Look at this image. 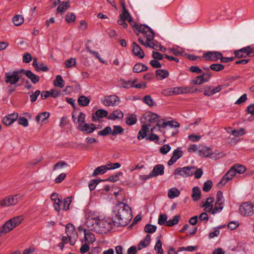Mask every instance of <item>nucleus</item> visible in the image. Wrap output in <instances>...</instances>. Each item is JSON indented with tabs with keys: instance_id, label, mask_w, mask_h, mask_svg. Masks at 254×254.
Wrapping results in <instances>:
<instances>
[{
	"instance_id": "f257e3e1",
	"label": "nucleus",
	"mask_w": 254,
	"mask_h": 254,
	"mask_svg": "<svg viewBox=\"0 0 254 254\" xmlns=\"http://www.w3.org/2000/svg\"><path fill=\"white\" fill-rule=\"evenodd\" d=\"M132 217L131 208L126 203L120 202L114 207L112 214L113 222L118 227L125 226Z\"/></svg>"
},
{
	"instance_id": "f03ea898",
	"label": "nucleus",
	"mask_w": 254,
	"mask_h": 254,
	"mask_svg": "<svg viewBox=\"0 0 254 254\" xmlns=\"http://www.w3.org/2000/svg\"><path fill=\"white\" fill-rule=\"evenodd\" d=\"M134 26L136 31V35H139L140 33L143 37L146 38V42H144L140 38L138 39V41L141 44L146 47H150L154 50L158 49L159 46L158 44L154 42H152L154 38V32L149 26L143 24L140 25L135 24Z\"/></svg>"
},
{
	"instance_id": "7ed1b4c3",
	"label": "nucleus",
	"mask_w": 254,
	"mask_h": 254,
	"mask_svg": "<svg viewBox=\"0 0 254 254\" xmlns=\"http://www.w3.org/2000/svg\"><path fill=\"white\" fill-rule=\"evenodd\" d=\"M113 220L109 218L99 219L98 225L94 232L99 234H106L112 228Z\"/></svg>"
},
{
	"instance_id": "20e7f679",
	"label": "nucleus",
	"mask_w": 254,
	"mask_h": 254,
	"mask_svg": "<svg viewBox=\"0 0 254 254\" xmlns=\"http://www.w3.org/2000/svg\"><path fill=\"white\" fill-rule=\"evenodd\" d=\"M99 220V216L97 214L94 212H90L87 215L85 225L89 230L94 231L95 229H96Z\"/></svg>"
},
{
	"instance_id": "39448f33",
	"label": "nucleus",
	"mask_w": 254,
	"mask_h": 254,
	"mask_svg": "<svg viewBox=\"0 0 254 254\" xmlns=\"http://www.w3.org/2000/svg\"><path fill=\"white\" fill-rule=\"evenodd\" d=\"M194 169H195V167L193 166L179 167L175 169L173 174L186 178L191 176L193 174V170Z\"/></svg>"
},
{
	"instance_id": "423d86ee",
	"label": "nucleus",
	"mask_w": 254,
	"mask_h": 254,
	"mask_svg": "<svg viewBox=\"0 0 254 254\" xmlns=\"http://www.w3.org/2000/svg\"><path fill=\"white\" fill-rule=\"evenodd\" d=\"M239 211L244 216H251L254 213V204L248 202L244 203L240 206Z\"/></svg>"
},
{
	"instance_id": "0eeeda50",
	"label": "nucleus",
	"mask_w": 254,
	"mask_h": 254,
	"mask_svg": "<svg viewBox=\"0 0 254 254\" xmlns=\"http://www.w3.org/2000/svg\"><path fill=\"white\" fill-rule=\"evenodd\" d=\"M221 57V53L217 51H209L203 53L202 58L205 61L216 62ZM201 60V58H199Z\"/></svg>"
},
{
	"instance_id": "6e6552de",
	"label": "nucleus",
	"mask_w": 254,
	"mask_h": 254,
	"mask_svg": "<svg viewBox=\"0 0 254 254\" xmlns=\"http://www.w3.org/2000/svg\"><path fill=\"white\" fill-rule=\"evenodd\" d=\"M212 76L211 72L203 73L201 75L196 76L191 81L192 83L195 85H200L208 81Z\"/></svg>"
},
{
	"instance_id": "1a4fd4ad",
	"label": "nucleus",
	"mask_w": 254,
	"mask_h": 254,
	"mask_svg": "<svg viewBox=\"0 0 254 254\" xmlns=\"http://www.w3.org/2000/svg\"><path fill=\"white\" fill-rule=\"evenodd\" d=\"M251 46H249L234 51V54L236 58H242L251 57Z\"/></svg>"
},
{
	"instance_id": "9d476101",
	"label": "nucleus",
	"mask_w": 254,
	"mask_h": 254,
	"mask_svg": "<svg viewBox=\"0 0 254 254\" xmlns=\"http://www.w3.org/2000/svg\"><path fill=\"white\" fill-rule=\"evenodd\" d=\"M120 102V99L117 96L110 95L105 97L103 103L106 106H115L118 105Z\"/></svg>"
},
{
	"instance_id": "9b49d317",
	"label": "nucleus",
	"mask_w": 254,
	"mask_h": 254,
	"mask_svg": "<svg viewBox=\"0 0 254 254\" xmlns=\"http://www.w3.org/2000/svg\"><path fill=\"white\" fill-rule=\"evenodd\" d=\"M19 80V77L17 75V72L14 71L11 72H6L5 73V81L7 83L10 84H16Z\"/></svg>"
},
{
	"instance_id": "f8f14e48",
	"label": "nucleus",
	"mask_w": 254,
	"mask_h": 254,
	"mask_svg": "<svg viewBox=\"0 0 254 254\" xmlns=\"http://www.w3.org/2000/svg\"><path fill=\"white\" fill-rule=\"evenodd\" d=\"M179 124L177 122H174L172 121L161 122L160 121L157 122L156 125L154 127L151 128V131L153 132L154 129L156 128V127H158L159 128L162 127L163 128H166L167 126H169L171 127H179Z\"/></svg>"
},
{
	"instance_id": "ddd939ff",
	"label": "nucleus",
	"mask_w": 254,
	"mask_h": 254,
	"mask_svg": "<svg viewBox=\"0 0 254 254\" xmlns=\"http://www.w3.org/2000/svg\"><path fill=\"white\" fill-rule=\"evenodd\" d=\"M97 127L93 124L84 123L82 125H78L77 129L85 133H90L93 132Z\"/></svg>"
},
{
	"instance_id": "4468645a",
	"label": "nucleus",
	"mask_w": 254,
	"mask_h": 254,
	"mask_svg": "<svg viewBox=\"0 0 254 254\" xmlns=\"http://www.w3.org/2000/svg\"><path fill=\"white\" fill-rule=\"evenodd\" d=\"M235 174L232 168L229 170L224 175L223 178L219 182L218 186L220 187L224 186L229 181L231 180L234 176Z\"/></svg>"
},
{
	"instance_id": "2eb2a0df",
	"label": "nucleus",
	"mask_w": 254,
	"mask_h": 254,
	"mask_svg": "<svg viewBox=\"0 0 254 254\" xmlns=\"http://www.w3.org/2000/svg\"><path fill=\"white\" fill-rule=\"evenodd\" d=\"M183 154V151L181 150L180 147H178L177 149L173 151L172 156L168 162V165L171 166L173 165L180 158Z\"/></svg>"
},
{
	"instance_id": "dca6fc26",
	"label": "nucleus",
	"mask_w": 254,
	"mask_h": 254,
	"mask_svg": "<svg viewBox=\"0 0 254 254\" xmlns=\"http://www.w3.org/2000/svg\"><path fill=\"white\" fill-rule=\"evenodd\" d=\"M18 114L17 113H13L8 115L3 118L2 122L6 126L11 125L16 119H18Z\"/></svg>"
},
{
	"instance_id": "f3484780",
	"label": "nucleus",
	"mask_w": 254,
	"mask_h": 254,
	"mask_svg": "<svg viewBox=\"0 0 254 254\" xmlns=\"http://www.w3.org/2000/svg\"><path fill=\"white\" fill-rule=\"evenodd\" d=\"M164 167L162 164H158L155 165L153 170L150 172L153 177H156L158 175H163L164 173Z\"/></svg>"
},
{
	"instance_id": "a211bd4d",
	"label": "nucleus",
	"mask_w": 254,
	"mask_h": 254,
	"mask_svg": "<svg viewBox=\"0 0 254 254\" xmlns=\"http://www.w3.org/2000/svg\"><path fill=\"white\" fill-rule=\"evenodd\" d=\"M76 114H73L72 118L73 121L75 124H78V125L81 124L82 125L85 123V115L82 112H79L77 115V118L75 117Z\"/></svg>"
},
{
	"instance_id": "6ab92c4d",
	"label": "nucleus",
	"mask_w": 254,
	"mask_h": 254,
	"mask_svg": "<svg viewBox=\"0 0 254 254\" xmlns=\"http://www.w3.org/2000/svg\"><path fill=\"white\" fill-rule=\"evenodd\" d=\"M182 87H175L165 89L163 93L166 95L182 94Z\"/></svg>"
},
{
	"instance_id": "aec40b11",
	"label": "nucleus",
	"mask_w": 254,
	"mask_h": 254,
	"mask_svg": "<svg viewBox=\"0 0 254 254\" xmlns=\"http://www.w3.org/2000/svg\"><path fill=\"white\" fill-rule=\"evenodd\" d=\"M150 127V125H143L142 126L141 129L138 132L137 136L138 140H141L146 137Z\"/></svg>"
},
{
	"instance_id": "412c9836",
	"label": "nucleus",
	"mask_w": 254,
	"mask_h": 254,
	"mask_svg": "<svg viewBox=\"0 0 254 254\" xmlns=\"http://www.w3.org/2000/svg\"><path fill=\"white\" fill-rule=\"evenodd\" d=\"M214 198L212 197H208L205 202L202 205V207H204V211L207 212H210L213 208V203Z\"/></svg>"
},
{
	"instance_id": "4be33fe9",
	"label": "nucleus",
	"mask_w": 254,
	"mask_h": 254,
	"mask_svg": "<svg viewBox=\"0 0 254 254\" xmlns=\"http://www.w3.org/2000/svg\"><path fill=\"white\" fill-rule=\"evenodd\" d=\"M132 45V52L134 55L140 59L143 58L144 57V53L140 46L135 42L133 43Z\"/></svg>"
},
{
	"instance_id": "5701e85b",
	"label": "nucleus",
	"mask_w": 254,
	"mask_h": 254,
	"mask_svg": "<svg viewBox=\"0 0 254 254\" xmlns=\"http://www.w3.org/2000/svg\"><path fill=\"white\" fill-rule=\"evenodd\" d=\"M198 152L199 156L205 157H208L213 153L212 149L207 146L201 147L199 150Z\"/></svg>"
},
{
	"instance_id": "b1692460",
	"label": "nucleus",
	"mask_w": 254,
	"mask_h": 254,
	"mask_svg": "<svg viewBox=\"0 0 254 254\" xmlns=\"http://www.w3.org/2000/svg\"><path fill=\"white\" fill-rule=\"evenodd\" d=\"M65 232L67 236L70 235L74 238H77V234L75 227L70 223H68L66 225Z\"/></svg>"
},
{
	"instance_id": "393cba45",
	"label": "nucleus",
	"mask_w": 254,
	"mask_h": 254,
	"mask_svg": "<svg viewBox=\"0 0 254 254\" xmlns=\"http://www.w3.org/2000/svg\"><path fill=\"white\" fill-rule=\"evenodd\" d=\"M107 111L103 109H99L95 113V116L93 115L92 121H96L99 118H102L107 116Z\"/></svg>"
},
{
	"instance_id": "a878e982",
	"label": "nucleus",
	"mask_w": 254,
	"mask_h": 254,
	"mask_svg": "<svg viewBox=\"0 0 254 254\" xmlns=\"http://www.w3.org/2000/svg\"><path fill=\"white\" fill-rule=\"evenodd\" d=\"M145 119L150 123H155L159 118V116L155 113L149 112L144 115Z\"/></svg>"
},
{
	"instance_id": "bb28decb",
	"label": "nucleus",
	"mask_w": 254,
	"mask_h": 254,
	"mask_svg": "<svg viewBox=\"0 0 254 254\" xmlns=\"http://www.w3.org/2000/svg\"><path fill=\"white\" fill-rule=\"evenodd\" d=\"M150 236L148 234L146 235L145 238L138 244V250H140L148 246L150 243Z\"/></svg>"
},
{
	"instance_id": "cd10ccee",
	"label": "nucleus",
	"mask_w": 254,
	"mask_h": 254,
	"mask_svg": "<svg viewBox=\"0 0 254 254\" xmlns=\"http://www.w3.org/2000/svg\"><path fill=\"white\" fill-rule=\"evenodd\" d=\"M156 75L158 80H162L168 77L169 75V72L165 69H157L156 70Z\"/></svg>"
},
{
	"instance_id": "c85d7f7f",
	"label": "nucleus",
	"mask_w": 254,
	"mask_h": 254,
	"mask_svg": "<svg viewBox=\"0 0 254 254\" xmlns=\"http://www.w3.org/2000/svg\"><path fill=\"white\" fill-rule=\"evenodd\" d=\"M25 75L34 84L38 83L40 80V77L30 70H26Z\"/></svg>"
},
{
	"instance_id": "c756f323",
	"label": "nucleus",
	"mask_w": 254,
	"mask_h": 254,
	"mask_svg": "<svg viewBox=\"0 0 254 254\" xmlns=\"http://www.w3.org/2000/svg\"><path fill=\"white\" fill-rule=\"evenodd\" d=\"M123 117L124 114L123 112L120 110H116L109 116L108 119L109 120H115L117 119H121Z\"/></svg>"
},
{
	"instance_id": "7c9ffc66",
	"label": "nucleus",
	"mask_w": 254,
	"mask_h": 254,
	"mask_svg": "<svg viewBox=\"0 0 254 254\" xmlns=\"http://www.w3.org/2000/svg\"><path fill=\"white\" fill-rule=\"evenodd\" d=\"M14 228V227L12 226V224L9 221V220L7 221L3 225L0 231V236L2 234H5L9 231H11Z\"/></svg>"
},
{
	"instance_id": "2f4dec72",
	"label": "nucleus",
	"mask_w": 254,
	"mask_h": 254,
	"mask_svg": "<svg viewBox=\"0 0 254 254\" xmlns=\"http://www.w3.org/2000/svg\"><path fill=\"white\" fill-rule=\"evenodd\" d=\"M109 170L108 167L107 166H101L97 168H96L92 174L93 176H96L97 175H98L99 174H103L105 173L107 170Z\"/></svg>"
},
{
	"instance_id": "473e14b6",
	"label": "nucleus",
	"mask_w": 254,
	"mask_h": 254,
	"mask_svg": "<svg viewBox=\"0 0 254 254\" xmlns=\"http://www.w3.org/2000/svg\"><path fill=\"white\" fill-rule=\"evenodd\" d=\"M50 116V113L44 112L39 114L36 117V121L37 123L40 122H44L47 120Z\"/></svg>"
},
{
	"instance_id": "72a5a7b5",
	"label": "nucleus",
	"mask_w": 254,
	"mask_h": 254,
	"mask_svg": "<svg viewBox=\"0 0 254 254\" xmlns=\"http://www.w3.org/2000/svg\"><path fill=\"white\" fill-rule=\"evenodd\" d=\"M231 168L234 171L235 174L236 173L243 174L246 170V168L244 165L238 164H235Z\"/></svg>"
},
{
	"instance_id": "f704fd0d",
	"label": "nucleus",
	"mask_w": 254,
	"mask_h": 254,
	"mask_svg": "<svg viewBox=\"0 0 254 254\" xmlns=\"http://www.w3.org/2000/svg\"><path fill=\"white\" fill-rule=\"evenodd\" d=\"M84 240L88 243H93L95 241L94 235L84 230Z\"/></svg>"
},
{
	"instance_id": "c9c22d12",
	"label": "nucleus",
	"mask_w": 254,
	"mask_h": 254,
	"mask_svg": "<svg viewBox=\"0 0 254 254\" xmlns=\"http://www.w3.org/2000/svg\"><path fill=\"white\" fill-rule=\"evenodd\" d=\"M147 69V67L144 64L141 63L136 64L133 68V71L136 73H139Z\"/></svg>"
},
{
	"instance_id": "e433bc0d",
	"label": "nucleus",
	"mask_w": 254,
	"mask_h": 254,
	"mask_svg": "<svg viewBox=\"0 0 254 254\" xmlns=\"http://www.w3.org/2000/svg\"><path fill=\"white\" fill-rule=\"evenodd\" d=\"M201 196V191L198 187H195L192 189L191 197L193 200L197 201L200 199Z\"/></svg>"
},
{
	"instance_id": "4c0bfd02",
	"label": "nucleus",
	"mask_w": 254,
	"mask_h": 254,
	"mask_svg": "<svg viewBox=\"0 0 254 254\" xmlns=\"http://www.w3.org/2000/svg\"><path fill=\"white\" fill-rule=\"evenodd\" d=\"M136 122V117L134 114H129L126 118V123L128 126L133 125Z\"/></svg>"
},
{
	"instance_id": "58836bf2",
	"label": "nucleus",
	"mask_w": 254,
	"mask_h": 254,
	"mask_svg": "<svg viewBox=\"0 0 254 254\" xmlns=\"http://www.w3.org/2000/svg\"><path fill=\"white\" fill-rule=\"evenodd\" d=\"M23 219V216L22 215H19L14 217L9 220L12 224V226L14 227V228H15L21 223Z\"/></svg>"
},
{
	"instance_id": "ea45409f",
	"label": "nucleus",
	"mask_w": 254,
	"mask_h": 254,
	"mask_svg": "<svg viewBox=\"0 0 254 254\" xmlns=\"http://www.w3.org/2000/svg\"><path fill=\"white\" fill-rule=\"evenodd\" d=\"M78 103L82 106H87L90 103V99L85 96H81L78 99Z\"/></svg>"
},
{
	"instance_id": "a19ab883",
	"label": "nucleus",
	"mask_w": 254,
	"mask_h": 254,
	"mask_svg": "<svg viewBox=\"0 0 254 254\" xmlns=\"http://www.w3.org/2000/svg\"><path fill=\"white\" fill-rule=\"evenodd\" d=\"M180 194L179 190L175 188L170 189L168 192V196L170 198H174L178 196Z\"/></svg>"
},
{
	"instance_id": "79ce46f5",
	"label": "nucleus",
	"mask_w": 254,
	"mask_h": 254,
	"mask_svg": "<svg viewBox=\"0 0 254 254\" xmlns=\"http://www.w3.org/2000/svg\"><path fill=\"white\" fill-rule=\"evenodd\" d=\"M64 81L62 77L58 75L56 76L55 80L54 81V85L56 87L63 88L64 86Z\"/></svg>"
},
{
	"instance_id": "37998d69",
	"label": "nucleus",
	"mask_w": 254,
	"mask_h": 254,
	"mask_svg": "<svg viewBox=\"0 0 254 254\" xmlns=\"http://www.w3.org/2000/svg\"><path fill=\"white\" fill-rule=\"evenodd\" d=\"M224 203V199L223 193L221 191H218L216 194V201L215 205H223Z\"/></svg>"
},
{
	"instance_id": "c03bdc74",
	"label": "nucleus",
	"mask_w": 254,
	"mask_h": 254,
	"mask_svg": "<svg viewBox=\"0 0 254 254\" xmlns=\"http://www.w3.org/2000/svg\"><path fill=\"white\" fill-rule=\"evenodd\" d=\"M8 197L10 205H14L18 203L21 198V196L19 194H15L13 195L9 196Z\"/></svg>"
},
{
	"instance_id": "a18cd8bd",
	"label": "nucleus",
	"mask_w": 254,
	"mask_h": 254,
	"mask_svg": "<svg viewBox=\"0 0 254 254\" xmlns=\"http://www.w3.org/2000/svg\"><path fill=\"white\" fill-rule=\"evenodd\" d=\"M71 202V198L70 197L65 198L62 201V210L66 211L69 208L70 204Z\"/></svg>"
},
{
	"instance_id": "49530a36",
	"label": "nucleus",
	"mask_w": 254,
	"mask_h": 254,
	"mask_svg": "<svg viewBox=\"0 0 254 254\" xmlns=\"http://www.w3.org/2000/svg\"><path fill=\"white\" fill-rule=\"evenodd\" d=\"M180 218V215H177L175 216L172 219L169 220L166 222V226L168 227H172L178 223L179 219Z\"/></svg>"
},
{
	"instance_id": "de8ad7c7",
	"label": "nucleus",
	"mask_w": 254,
	"mask_h": 254,
	"mask_svg": "<svg viewBox=\"0 0 254 254\" xmlns=\"http://www.w3.org/2000/svg\"><path fill=\"white\" fill-rule=\"evenodd\" d=\"M122 81H123L122 87L125 88H129L134 87V83L136 81V79H134L132 80H128L127 81H126L125 80H122Z\"/></svg>"
},
{
	"instance_id": "09e8293b",
	"label": "nucleus",
	"mask_w": 254,
	"mask_h": 254,
	"mask_svg": "<svg viewBox=\"0 0 254 254\" xmlns=\"http://www.w3.org/2000/svg\"><path fill=\"white\" fill-rule=\"evenodd\" d=\"M120 19H124L125 20L128 19V21L129 22H130V21L131 20V16H130V14H129V13L128 12L127 10L125 7V6H124V7H123V13L121 14H120Z\"/></svg>"
},
{
	"instance_id": "8fccbe9b",
	"label": "nucleus",
	"mask_w": 254,
	"mask_h": 254,
	"mask_svg": "<svg viewBox=\"0 0 254 254\" xmlns=\"http://www.w3.org/2000/svg\"><path fill=\"white\" fill-rule=\"evenodd\" d=\"M124 128L120 126H114L113 129L112 130V135L115 136L119 134H122L124 132Z\"/></svg>"
},
{
	"instance_id": "3c124183",
	"label": "nucleus",
	"mask_w": 254,
	"mask_h": 254,
	"mask_svg": "<svg viewBox=\"0 0 254 254\" xmlns=\"http://www.w3.org/2000/svg\"><path fill=\"white\" fill-rule=\"evenodd\" d=\"M162 244L160 240L157 238V240L154 247V249L157 251V254H163V250L162 248Z\"/></svg>"
},
{
	"instance_id": "603ef678",
	"label": "nucleus",
	"mask_w": 254,
	"mask_h": 254,
	"mask_svg": "<svg viewBox=\"0 0 254 254\" xmlns=\"http://www.w3.org/2000/svg\"><path fill=\"white\" fill-rule=\"evenodd\" d=\"M24 21L23 17L20 15H16L13 18V22L16 26L20 25Z\"/></svg>"
},
{
	"instance_id": "864d4df0",
	"label": "nucleus",
	"mask_w": 254,
	"mask_h": 254,
	"mask_svg": "<svg viewBox=\"0 0 254 254\" xmlns=\"http://www.w3.org/2000/svg\"><path fill=\"white\" fill-rule=\"evenodd\" d=\"M69 7V5L68 4L67 2H63L60 3L57 8V10L59 12L63 13L65 11L68 7Z\"/></svg>"
},
{
	"instance_id": "5fc2aeb1",
	"label": "nucleus",
	"mask_w": 254,
	"mask_h": 254,
	"mask_svg": "<svg viewBox=\"0 0 254 254\" xmlns=\"http://www.w3.org/2000/svg\"><path fill=\"white\" fill-rule=\"evenodd\" d=\"M227 132L234 136H240L245 134V129L244 128H241L240 129H233L231 130V132Z\"/></svg>"
},
{
	"instance_id": "6e6d98bb",
	"label": "nucleus",
	"mask_w": 254,
	"mask_h": 254,
	"mask_svg": "<svg viewBox=\"0 0 254 254\" xmlns=\"http://www.w3.org/2000/svg\"><path fill=\"white\" fill-rule=\"evenodd\" d=\"M210 68L215 71H220L224 68V65L220 64H213L210 65Z\"/></svg>"
},
{
	"instance_id": "4d7b16f0",
	"label": "nucleus",
	"mask_w": 254,
	"mask_h": 254,
	"mask_svg": "<svg viewBox=\"0 0 254 254\" xmlns=\"http://www.w3.org/2000/svg\"><path fill=\"white\" fill-rule=\"evenodd\" d=\"M156 226L151 224H146L144 227V231L146 233H153L156 230Z\"/></svg>"
},
{
	"instance_id": "13d9d810",
	"label": "nucleus",
	"mask_w": 254,
	"mask_h": 254,
	"mask_svg": "<svg viewBox=\"0 0 254 254\" xmlns=\"http://www.w3.org/2000/svg\"><path fill=\"white\" fill-rule=\"evenodd\" d=\"M109 133L112 134V128L110 127L107 126L103 129L98 132V135L102 136H106Z\"/></svg>"
},
{
	"instance_id": "bf43d9fd",
	"label": "nucleus",
	"mask_w": 254,
	"mask_h": 254,
	"mask_svg": "<svg viewBox=\"0 0 254 254\" xmlns=\"http://www.w3.org/2000/svg\"><path fill=\"white\" fill-rule=\"evenodd\" d=\"M212 187V182L211 180H208L205 182L203 184L202 190L205 192H208Z\"/></svg>"
},
{
	"instance_id": "052dcab7",
	"label": "nucleus",
	"mask_w": 254,
	"mask_h": 254,
	"mask_svg": "<svg viewBox=\"0 0 254 254\" xmlns=\"http://www.w3.org/2000/svg\"><path fill=\"white\" fill-rule=\"evenodd\" d=\"M167 216L166 214H161L159 216L158 223L160 225L166 224L167 222Z\"/></svg>"
},
{
	"instance_id": "680f3d73",
	"label": "nucleus",
	"mask_w": 254,
	"mask_h": 254,
	"mask_svg": "<svg viewBox=\"0 0 254 254\" xmlns=\"http://www.w3.org/2000/svg\"><path fill=\"white\" fill-rule=\"evenodd\" d=\"M57 200V201L53 202V206L56 211L60 212L62 209V201L61 199Z\"/></svg>"
},
{
	"instance_id": "e2e57ef3",
	"label": "nucleus",
	"mask_w": 254,
	"mask_h": 254,
	"mask_svg": "<svg viewBox=\"0 0 254 254\" xmlns=\"http://www.w3.org/2000/svg\"><path fill=\"white\" fill-rule=\"evenodd\" d=\"M171 149V147L169 144H164L160 147V152L163 155H165L170 151Z\"/></svg>"
},
{
	"instance_id": "0e129e2a",
	"label": "nucleus",
	"mask_w": 254,
	"mask_h": 254,
	"mask_svg": "<svg viewBox=\"0 0 254 254\" xmlns=\"http://www.w3.org/2000/svg\"><path fill=\"white\" fill-rule=\"evenodd\" d=\"M86 49L88 52L92 54L97 59L99 60L101 63H105L104 61L101 58L98 52L91 50L89 47H87Z\"/></svg>"
},
{
	"instance_id": "69168bd1",
	"label": "nucleus",
	"mask_w": 254,
	"mask_h": 254,
	"mask_svg": "<svg viewBox=\"0 0 254 254\" xmlns=\"http://www.w3.org/2000/svg\"><path fill=\"white\" fill-rule=\"evenodd\" d=\"M76 60L74 58H70L65 62V65L67 68H69L75 65Z\"/></svg>"
},
{
	"instance_id": "338daca9",
	"label": "nucleus",
	"mask_w": 254,
	"mask_h": 254,
	"mask_svg": "<svg viewBox=\"0 0 254 254\" xmlns=\"http://www.w3.org/2000/svg\"><path fill=\"white\" fill-rule=\"evenodd\" d=\"M144 102L149 106L153 105V100L150 95H146L143 98Z\"/></svg>"
},
{
	"instance_id": "774afa93",
	"label": "nucleus",
	"mask_w": 254,
	"mask_h": 254,
	"mask_svg": "<svg viewBox=\"0 0 254 254\" xmlns=\"http://www.w3.org/2000/svg\"><path fill=\"white\" fill-rule=\"evenodd\" d=\"M203 174V171L201 169H196L195 167V169L193 170V174L194 176V178L195 179H199L201 178L202 175Z\"/></svg>"
}]
</instances>
